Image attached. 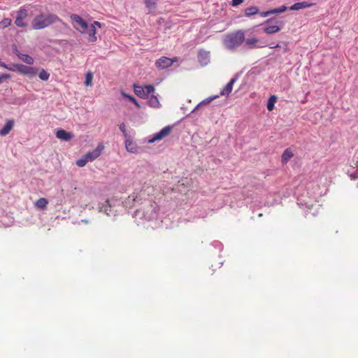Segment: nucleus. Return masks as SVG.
<instances>
[{"mask_svg":"<svg viewBox=\"0 0 358 358\" xmlns=\"http://www.w3.org/2000/svg\"><path fill=\"white\" fill-rule=\"evenodd\" d=\"M277 101V96L275 95H271L267 102V109L269 111H272L274 109L275 103Z\"/></svg>","mask_w":358,"mask_h":358,"instance_id":"24","label":"nucleus"},{"mask_svg":"<svg viewBox=\"0 0 358 358\" xmlns=\"http://www.w3.org/2000/svg\"><path fill=\"white\" fill-rule=\"evenodd\" d=\"M297 204L301 208L306 209V214H308V210H311L313 207V203L310 201H306L303 198H298Z\"/></svg>","mask_w":358,"mask_h":358,"instance_id":"19","label":"nucleus"},{"mask_svg":"<svg viewBox=\"0 0 358 358\" xmlns=\"http://www.w3.org/2000/svg\"><path fill=\"white\" fill-rule=\"evenodd\" d=\"M198 61L201 66H206L210 62V52L205 50H199Z\"/></svg>","mask_w":358,"mask_h":358,"instance_id":"13","label":"nucleus"},{"mask_svg":"<svg viewBox=\"0 0 358 358\" xmlns=\"http://www.w3.org/2000/svg\"><path fill=\"white\" fill-rule=\"evenodd\" d=\"M12 70L13 72H17L23 76H27L30 78L35 76L38 72L37 68L22 64H14Z\"/></svg>","mask_w":358,"mask_h":358,"instance_id":"6","label":"nucleus"},{"mask_svg":"<svg viewBox=\"0 0 358 358\" xmlns=\"http://www.w3.org/2000/svg\"><path fill=\"white\" fill-rule=\"evenodd\" d=\"M38 77L41 80L46 81L50 78V73L45 69H41L38 73Z\"/></svg>","mask_w":358,"mask_h":358,"instance_id":"28","label":"nucleus"},{"mask_svg":"<svg viewBox=\"0 0 358 358\" xmlns=\"http://www.w3.org/2000/svg\"><path fill=\"white\" fill-rule=\"evenodd\" d=\"M173 127L171 126V125H168L165 127H164L163 129H162L159 132L155 134L152 138H150L149 140H148V143H152L155 141H160L162 140V138H164V137L167 136L168 135H169V134L171 133V129H172Z\"/></svg>","mask_w":358,"mask_h":358,"instance_id":"8","label":"nucleus"},{"mask_svg":"<svg viewBox=\"0 0 358 358\" xmlns=\"http://www.w3.org/2000/svg\"><path fill=\"white\" fill-rule=\"evenodd\" d=\"M218 97V96H210V97H208L206 99L202 101L200 103H199L192 110V113H194L196 109H198V108L202 105V104H207V103H209L210 101H212L213 99H215V98Z\"/></svg>","mask_w":358,"mask_h":358,"instance_id":"29","label":"nucleus"},{"mask_svg":"<svg viewBox=\"0 0 358 358\" xmlns=\"http://www.w3.org/2000/svg\"><path fill=\"white\" fill-rule=\"evenodd\" d=\"M124 143L126 149L128 152L131 153L137 152L138 147L129 136H128L127 138H125Z\"/></svg>","mask_w":358,"mask_h":358,"instance_id":"17","label":"nucleus"},{"mask_svg":"<svg viewBox=\"0 0 358 358\" xmlns=\"http://www.w3.org/2000/svg\"><path fill=\"white\" fill-rule=\"evenodd\" d=\"M103 149V146L99 145L96 149L87 152L85 156L89 162H92L101 155Z\"/></svg>","mask_w":358,"mask_h":358,"instance_id":"14","label":"nucleus"},{"mask_svg":"<svg viewBox=\"0 0 358 358\" xmlns=\"http://www.w3.org/2000/svg\"><path fill=\"white\" fill-rule=\"evenodd\" d=\"M238 78V75H235L229 82L220 90V94L221 96H229L231 92L234 84Z\"/></svg>","mask_w":358,"mask_h":358,"instance_id":"12","label":"nucleus"},{"mask_svg":"<svg viewBox=\"0 0 358 358\" xmlns=\"http://www.w3.org/2000/svg\"><path fill=\"white\" fill-rule=\"evenodd\" d=\"M28 16V10L24 8H20L19 10L17 11L16 17L15 20V24L17 27L24 28L27 27V24L25 22L26 18Z\"/></svg>","mask_w":358,"mask_h":358,"instance_id":"7","label":"nucleus"},{"mask_svg":"<svg viewBox=\"0 0 358 358\" xmlns=\"http://www.w3.org/2000/svg\"><path fill=\"white\" fill-rule=\"evenodd\" d=\"M12 50H13V52L22 62H24V63L29 64V65H31L34 64V59L32 57H31L30 55H29L28 54H24V53H21L17 47L14 45H13L12 47Z\"/></svg>","mask_w":358,"mask_h":358,"instance_id":"10","label":"nucleus"},{"mask_svg":"<svg viewBox=\"0 0 358 358\" xmlns=\"http://www.w3.org/2000/svg\"><path fill=\"white\" fill-rule=\"evenodd\" d=\"M101 23H100L98 21H94L92 24H91L90 26H94L96 28V26H98L99 27H101Z\"/></svg>","mask_w":358,"mask_h":358,"instance_id":"41","label":"nucleus"},{"mask_svg":"<svg viewBox=\"0 0 358 358\" xmlns=\"http://www.w3.org/2000/svg\"><path fill=\"white\" fill-rule=\"evenodd\" d=\"M272 14H273L272 9L269 10H267V11H264V12H261L260 13V15L262 17H267V16H268L270 15H272Z\"/></svg>","mask_w":358,"mask_h":358,"instance_id":"39","label":"nucleus"},{"mask_svg":"<svg viewBox=\"0 0 358 358\" xmlns=\"http://www.w3.org/2000/svg\"><path fill=\"white\" fill-rule=\"evenodd\" d=\"M276 47H278V44L274 45L271 46V48H276Z\"/></svg>","mask_w":358,"mask_h":358,"instance_id":"43","label":"nucleus"},{"mask_svg":"<svg viewBox=\"0 0 358 358\" xmlns=\"http://www.w3.org/2000/svg\"><path fill=\"white\" fill-rule=\"evenodd\" d=\"M293 157L292 152L287 148L282 153L281 156V160L283 164L287 163L292 157Z\"/></svg>","mask_w":358,"mask_h":358,"instance_id":"21","label":"nucleus"},{"mask_svg":"<svg viewBox=\"0 0 358 358\" xmlns=\"http://www.w3.org/2000/svg\"><path fill=\"white\" fill-rule=\"evenodd\" d=\"M14 125V121L12 120H7L4 126L0 129V135L5 136L9 134Z\"/></svg>","mask_w":358,"mask_h":358,"instance_id":"18","label":"nucleus"},{"mask_svg":"<svg viewBox=\"0 0 358 358\" xmlns=\"http://www.w3.org/2000/svg\"><path fill=\"white\" fill-rule=\"evenodd\" d=\"M212 245L215 247V248H217L220 250H222V248H223V245L222 244L219 242V241H213L212 243Z\"/></svg>","mask_w":358,"mask_h":358,"instance_id":"38","label":"nucleus"},{"mask_svg":"<svg viewBox=\"0 0 358 358\" xmlns=\"http://www.w3.org/2000/svg\"><path fill=\"white\" fill-rule=\"evenodd\" d=\"M122 207L116 205L113 201L107 199L99 206V211L103 212L108 217H115L120 213Z\"/></svg>","mask_w":358,"mask_h":358,"instance_id":"5","label":"nucleus"},{"mask_svg":"<svg viewBox=\"0 0 358 358\" xmlns=\"http://www.w3.org/2000/svg\"><path fill=\"white\" fill-rule=\"evenodd\" d=\"M175 61H176V58L171 59L166 57H161L156 61L155 65L159 69H165L172 66Z\"/></svg>","mask_w":358,"mask_h":358,"instance_id":"11","label":"nucleus"},{"mask_svg":"<svg viewBox=\"0 0 358 358\" xmlns=\"http://www.w3.org/2000/svg\"><path fill=\"white\" fill-rule=\"evenodd\" d=\"M134 90L135 94L140 98L145 99V88L140 85H134Z\"/></svg>","mask_w":358,"mask_h":358,"instance_id":"22","label":"nucleus"},{"mask_svg":"<svg viewBox=\"0 0 358 358\" xmlns=\"http://www.w3.org/2000/svg\"><path fill=\"white\" fill-rule=\"evenodd\" d=\"M143 88H145V98H148V95L155 91L154 86L151 85H145Z\"/></svg>","mask_w":358,"mask_h":358,"instance_id":"33","label":"nucleus"},{"mask_svg":"<svg viewBox=\"0 0 358 358\" xmlns=\"http://www.w3.org/2000/svg\"><path fill=\"white\" fill-rule=\"evenodd\" d=\"M245 41V33L242 30H238L231 34H228L224 39V47L229 50H234L239 47Z\"/></svg>","mask_w":358,"mask_h":358,"instance_id":"4","label":"nucleus"},{"mask_svg":"<svg viewBox=\"0 0 358 358\" xmlns=\"http://www.w3.org/2000/svg\"><path fill=\"white\" fill-rule=\"evenodd\" d=\"M11 19L4 18L0 21V29H5L11 24Z\"/></svg>","mask_w":358,"mask_h":358,"instance_id":"30","label":"nucleus"},{"mask_svg":"<svg viewBox=\"0 0 358 358\" xmlns=\"http://www.w3.org/2000/svg\"><path fill=\"white\" fill-rule=\"evenodd\" d=\"M274 21V19L271 18L266 20L262 25L264 26V31L267 34H272L278 32L280 30V27L278 24H271Z\"/></svg>","mask_w":358,"mask_h":358,"instance_id":"9","label":"nucleus"},{"mask_svg":"<svg viewBox=\"0 0 358 358\" xmlns=\"http://www.w3.org/2000/svg\"><path fill=\"white\" fill-rule=\"evenodd\" d=\"M287 9V6L282 5L281 6H280L279 8H274L272 10H273V14H278V13H281L285 11Z\"/></svg>","mask_w":358,"mask_h":358,"instance_id":"35","label":"nucleus"},{"mask_svg":"<svg viewBox=\"0 0 358 358\" xmlns=\"http://www.w3.org/2000/svg\"><path fill=\"white\" fill-rule=\"evenodd\" d=\"M259 13V9L257 6H250L245 9V15L247 17H250Z\"/></svg>","mask_w":358,"mask_h":358,"instance_id":"23","label":"nucleus"},{"mask_svg":"<svg viewBox=\"0 0 358 358\" xmlns=\"http://www.w3.org/2000/svg\"><path fill=\"white\" fill-rule=\"evenodd\" d=\"M122 95L124 96V97H127L129 99V101H131L132 103H134L138 108H140V105L138 104L137 100L132 96L131 95H129V94H127L124 92H122Z\"/></svg>","mask_w":358,"mask_h":358,"instance_id":"34","label":"nucleus"},{"mask_svg":"<svg viewBox=\"0 0 358 358\" xmlns=\"http://www.w3.org/2000/svg\"><path fill=\"white\" fill-rule=\"evenodd\" d=\"M13 66H14V64H6V63L0 61V66L6 69H8V71H13L12 69L13 68Z\"/></svg>","mask_w":358,"mask_h":358,"instance_id":"36","label":"nucleus"},{"mask_svg":"<svg viewBox=\"0 0 358 358\" xmlns=\"http://www.w3.org/2000/svg\"><path fill=\"white\" fill-rule=\"evenodd\" d=\"M148 105L153 108H159L160 106L158 98L155 95H151L148 99Z\"/></svg>","mask_w":358,"mask_h":358,"instance_id":"25","label":"nucleus"},{"mask_svg":"<svg viewBox=\"0 0 358 358\" xmlns=\"http://www.w3.org/2000/svg\"><path fill=\"white\" fill-rule=\"evenodd\" d=\"M9 77H10L9 75L6 74V73H3V74L0 76V78H1L2 80L4 79V78H8Z\"/></svg>","mask_w":358,"mask_h":358,"instance_id":"42","label":"nucleus"},{"mask_svg":"<svg viewBox=\"0 0 358 358\" xmlns=\"http://www.w3.org/2000/svg\"><path fill=\"white\" fill-rule=\"evenodd\" d=\"M57 22L63 23V21L57 15L53 13H40L33 19L31 27L34 30H41Z\"/></svg>","mask_w":358,"mask_h":358,"instance_id":"3","label":"nucleus"},{"mask_svg":"<svg viewBox=\"0 0 358 358\" xmlns=\"http://www.w3.org/2000/svg\"><path fill=\"white\" fill-rule=\"evenodd\" d=\"M244 0H232L231 1V5L233 6H237L238 5H240L241 3H242L243 2Z\"/></svg>","mask_w":358,"mask_h":358,"instance_id":"40","label":"nucleus"},{"mask_svg":"<svg viewBox=\"0 0 358 358\" xmlns=\"http://www.w3.org/2000/svg\"><path fill=\"white\" fill-rule=\"evenodd\" d=\"M244 41L245 46L249 49L259 48L264 46L259 45V40L256 37L248 38Z\"/></svg>","mask_w":358,"mask_h":358,"instance_id":"15","label":"nucleus"},{"mask_svg":"<svg viewBox=\"0 0 358 358\" xmlns=\"http://www.w3.org/2000/svg\"><path fill=\"white\" fill-rule=\"evenodd\" d=\"M70 18L73 28L81 34H87L90 42H95L97 40L96 36V29L94 26H90L85 20L77 14H71Z\"/></svg>","mask_w":358,"mask_h":358,"instance_id":"2","label":"nucleus"},{"mask_svg":"<svg viewBox=\"0 0 358 358\" xmlns=\"http://www.w3.org/2000/svg\"><path fill=\"white\" fill-rule=\"evenodd\" d=\"M93 75L88 72L85 75V84L86 86H91L92 84Z\"/></svg>","mask_w":358,"mask_h":358,"instance_id":"31","label":"nucleus"},{"mask_svg":"<svg viewBox=\"0 0 358 358\" xmlns=\"http://www.w3.org/2000/svg\"><path fill=\"white\" fill-rule=\"evenodd\" d=\"M148 195L145 190L134 192L122 202L126 208H132L139 204H143L142 208H137L134 213V217L147 221H152L158 218V206L155 202L146 199Z\"/></svg>","mask_w":358,"mask_h":358,"instance_id":"1","label":"nucleus"},{"mask_svg":"<svg viewBox=\"0 0 358 358\" xmlns=\"http://www.w3.org/2000/svg\"><path fill=\"white\" fill-rule=\"evenodd\" d=\"M312 3H308L306 1L298 2L295 3L292 6L289 7L290 10H299L301 9L309 8L312 6Z\"/></svg>","mask_w":358,"mask_h":358,"instance_id":"20","label":"nucleus"},{"mask_svg":"<svg viewBox=\"0 0 358 358\" xmlns=\"http://www.w3.org/2000/svg\"><path fill=\"white\" fill-rule=\"evenodd\" d=\"M56 137L62 141H69L73 137V134L71 132L60 129L57 131Z\"/></svg>","mask_w":358,"mask_h":358,"instance_id":"16","label":"nucleus"},{"mask_svg":"<svg viewBox=\"0 0 358 358\" xmlns=\"http://www.w3.org/2000/svg\"><path fill=\"white\" fill-rule=\"evenodd\" d=\"M119 129L124 134V136L125 138H127V136H129L127 131H126V126L124 124V123H122L119 125Z\"/></svg>","mask_w":358,"mask_h":358,"instance_id":"37","label":"nucleus"},{"mask_svg":"<svg viewBox=\"0 0 358 358\" xmlns=\"http://www.w3.org/2000/svg\"><path fill=\"white\" fill-rule=\"evenodd\" d=\"M48 203V201L45 198H40L35 202V206L38 208H43Z\"/></svg>","mask_w":358,"mask_h":358,"instance_id":"26","label":"nucleus"},{"mask_svg":"<svg viewBox=\"0 0 358 358\" xmlns=\"http://www.w3.org/2000/svg\"><path fill=\"white\" fill-rule=\"evenodd\" d=\"M1 82H2V79H1V78H0V84L1 83Z\"/></svg>","mask_w":358,"mask_h":358,"instance_id":"45","label":"nucleus"},{"mask_svg":"<svg viewBox=\"0 0 358 358\" xmlns=\"http://www.w3.org/2000/svg\"><path fill=\"white\" fill-rule=\"evenodd\" d=\"M159 1V0H145V4L148 9L152 10L156 8V5Z\"/></svg>","mask_w":358,"mask_h":358,"instance_id":"27","label":"nucleus"},{"mask_svg":"<svg viewBox=\"0 0 358 358\" xmlns=\"http://www.w3.org/2000/svg\"><path fill=\"white\" fill-rule=\"evenodd\" d=\"M316 214H317V213H316L315 212H313V213H312V215H313V216H315V215H316Z\"/></svg>","mask_w":358,"mask_h":358,"instance_id":"44","label":"nucleus"},{"mask_svg":"<svg viewBox=\"0 0 358 358\" xmlns=\"http://www.w3.org/2000/svg\"><path fill=\"white\" fill-rule=\"evenodd\" d=\"M88 159L86 158L85 155H83L81 158L76 161V165L79 167H83L88 162Z\"/></svg>","mask_w":358,"mask_h":358,"instance_id":"32","label":"nucleus"}]
</instances>
